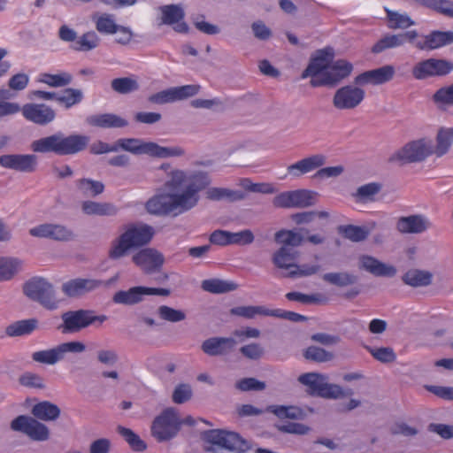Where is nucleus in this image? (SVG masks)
Masks as SVG:
<instances>
[{
	"mask_svg": "<svg viewBox=\"0 0 453 453\" xmlns=\"http://www.w3.org/2000/svg\"><path fill=\"white\" fill-rule=\"evenodd\" d=\"M299 252L287 246H281L273 256V263L279 269H284L289 272L296 266L295 261L297 259Z\"/></svg>",
	"mask_w": 453,
	"mask_h": 453,
	"instance_id": "nucleus-33",
	"label": "nucleus"
},
{
	"mask_svg": "<svg viewBox=\"0 0 453 453\" xmlns=\"http://www.w3.org/2000/svg\"><path fill=\"white\" fill-rule=\"evenodd\" d=\"M22 268V261L15 257L0 258V280H9Z\"/></svg>",
	"mask_w": 453,
	"mask_h": 453,
	"instance_id": "nucleus-47",
	"label": "nucleus"
},
{
	"mask_svg": "<svg viewBox=\"0 0 453 453\" xmlns=\"http://www.w3.org/2000/svg\"><path fill=\"white\" fill-rule=\"evenodd\" d=\"M365 92L363 88L346 85L336 90L333 97V105L338 110H352L364 100Z\"/></svg>",
	"mask_w": 453,
	"mask_h": 453,
	"instance_id": "nucleus-18",
	"label": "nucleus"
},
{
	"mask_svg": "<svg viewBox=\"0 0 453 453\" xmlns=\"http://www.w3.org/2000/svg\"><path fill=\"white\" fill-rule=\"evenodd\" d=\"M325 163V156L321 154H315L289 165L287 167V172L292 178L297 179L321 167Z\"/></svg>",
	"mask_w": 453,
	"mask_h": 453,
	"instance_id": "nucleus-29",
	"label": "nucleus"
},
{
	"mask_svg": "<svg viewBox=\"0 0 453 453\" xmlns=\"http://www.w3.org/2000/svg\"><path fill=\"white\" fill-rule=\"evenodd\" d=\"M395 73V69L391 65H386L381 67L365 71L358 74L354 83L357 86L365 85H380L390 81Z\"/></svg>",
	"mask_w": 453,
	"mask_h": 453,
	"instance_id": "nucleus-25",
	"label": "nucleus"
},
{
	"mask_svg": "<svg viewBox=\"0 0 453 453\" xmlns=\"http://www.w3.org/2000/svg\"><path fill=\"white\" fill-rule=\"evenodd\" d=\"M453 43V32L433 31L421 40H415V47L421 50H432Z\"/></svg>",
	"mask_w": 453,
	"mask_h": 453,
	"instance_id": "nucleus-30",
	"label": "nucleus"
},
{
	"mask_svg": "<svg viewBox=\"0 0 453 453\" xmlns=\"http://www.w3.org/2000/svg\"><path fill=\"white\" fill-rule=\"evenodd\" d=\"M23 292L30 300L49 311L57 310L59 306L60 300L54 286L42 277H33L25 282Z\"/></svg>",
	"mask_w": 453,
	"mask_h": 453,
	"instance_id": "nucleus-4",
	"label": "nucleus"
},
{
	"mask_svg": "<svg viewBox=\"0 0 453 453\" xmlns=\"http://www.w3.org/2000/svg\"><path fill=\"white\" fill-rule=\"evenodd\" d=\"M274 240L277 243H280L282 246L294 249L295 247H298L302 244L303 238L299 233L292 230L282 229L275 233Z\"/></svg>",
	"mask_w": 453,
	"mask_h": 453,
	"instance_id": "nucleus-52",
	"label": "nucleus"
},
{
	"mask_svg": "<svg viewBox=\"0 0 453 453\" xmlns=\"http://www.w3.org/2000/svg\"><path fill=\"white\" fill-rule=\"evenodd\" d=\"M111 86L114 91L119 94H128L139 89L138 82L130 77L113 79Z\"/></svg>",
	"mask_w": 453,
	"mask_h": 453,
	"instance_id": "nucleus-56",
	"label": "nucleus"
},
{
	"mask_svg": "<svg viewBox=\"0 0 453 453\" xmlns=\"http://www.w3.org/2000/svg\"><path fill=\"white\" fill-rule=\"evenodd\" d=\"M155 234L154 228L145 223H129L123 232L111 242L108 257L119 260L133 250L148 245Z\"/></svg>",
	"mask_w": 453,
	"mask_h": 453,
	"instance_id": "nucleus-1",
	"label": "nucleus"
},
{
	"mask_svg": "<svg viewBox=\"0 0 453 453\" xmlns=\"http://www.w3.org/2000/svg\"><path fill=\"white\" fill-rule=\"evenodd\" d=\"M353 71V65L345 59H337L328 64L323 73V77L311 79L310 83L312 87L329 86L334 87L342 80L348 78Z\"/></svg>",
	"mask_w": 453,
	"mask_h": 453,
	"instance_id": "nucleus-12",
	"label": "nucleus"
},
{
	"mask_svg": "<svg viewBox=\"0 0 453 453\" xmlns=\"http://www.w3.org/2000/svg\"><path fill=\"white\" fill-rule=\"evenodd\" d=\"M38 325L36 319H29L16 321L6 327V334L9 336H21L31 334Z\"/></svg>",
	"mask_w": 453,
	"mask_h": 453,
	"instance_id": "nucleus-43",
	"label": "nucleus"
},
{
	"mask_svg": "<svg viewBox=\"0 0 453 453\" xmlns=\"http://www.w3.org/2000/svg\"><path fill=\"white\" fill-rule=\"evenodd\" d=\"M322 279L329 284L341 288L353 285L357 281L356 275L347 272L327 273L322 276Z\"/></svg>",
	"mask_w": 453,
	"mask_h": 453,
	"instance_id": "nucleus-50",
	"label": "nucleus"
},
{
	"mask_svg": "<svg viewBox=\"0 0 453 453\" xmlns=\"http://www.w3.org/2000/svg\"><path fill=\"white\" fill-rule=\"evenodd\" d=\"M34 418L46 422L57 420L61 414L60 408L49 401H42L35 404L31 410Z\"/></svg>",
	"mask_w": 453,
	"mask_h": 453,
	"instance_id": "nucleus-34",
	"label": "nucleus"
},
{
	"mask_svg": "<svg viewBox=\"0 0 453 453\" xmlns=\"http://www.w3.org/2000/svg\"><path fill=\"white\" fill-rule=\"evenodd\" d=\"M317 193L307 189L281 192L273 199L276 208H306L315 204Z\"/></svg>",
	"mask_w": 453,
	"mask_h": 453,
	"instance_id": "nucleus-13",
	"label": "nucleus"
},
{
	"mask_svg": "<svg viewBox=\"0 0 453 453\" xmlns=\"http://www.w3.org/2000/svg\"><path fill=\"white\" fill-rule=\"evenodd\" d=\"M236 343L233 337H211L203 342L201 349L211 357L226 356L234 350Z\"/></svg>",
	"mask_w": 453,
	"mask_h": 453,
	"instance_id": "nucleus-28",
	"label": "nucleus"
},
{
	"mask_svg": "<svg viewBox=\"0 0 453 453\" xmlns=\"http://www.w3.org/2000/svg\"><path fill=\"white\" fill-rule=\"evenodd\" d=\"M145 209L150 214L157 216H177L188 211L179 193L156 195L146 202Z\"/></svg>",
	"mask_w": 453,
	"mask_h": 453,
	"instance_id": "nucleus-7",
	"label": "nucleus"
},
{
	"mask_svg": "<svg viewBox=\"0 0 453 453\" xmlns=\"http://www.w3.org/2000/svg\"><path fill=\"white\" fill-rule=\"evenodd\" d=\"M107 319L106 315H96L93 310L68 311L61 315L62 324L58 329L63 334L78 333L91 325H102Z\"/></svg>",
	"mask_w": 453,
	"mask_h": 453,
	"instance_id": "nucleus-5",
	"label": "nucleus"
},
{
	"mask_svg": "<svg viewBox=\"0 0 453 453\" xmlns=\"http://www.w3.org/2000/svg\"><path fill=\"white\" fill-rule=\"evenodd\" d=\"M303 357L307 360L323 363L332 360L334 355L322 348L317 346H310L305 349Z\"/></svg>",
	"mask_w": 453,
	"mask_h": 453,
	"instance_id": "nucleus-59",
	"label": "nucleus"
},
{
	"mask_svg": "<svg viewBox=\"0 0 453 453\" xmlns=\"http://www.w3.org/2000/svg\"><path fill=\"white\" fill-rule=\"evenodd\" d=\"M388 27L391 29H405L415 24V22L407 14H402L385 7Z\"/></svg>",
	"mask_w": 453,
	"mask_h": 453,
	"instance_id": "nucleus-51",
	"label": "nucleus"
},
{
	"mask_svg": "<svg viewBox=\"0 0 453 453\" xmlns=\"http://www.w3.org/2000/svg\"><path fill=\"white\" fill-rule=\"evenodd\" d=\"M35 154H5L0 156V165L20 173H34L37 167Z\"/></svg>",
	"mask_w": 453,
	"mask_h": 453,
	"instance_id": "nucleus-23",
	"label": "nucleus"
},
{
	"mask_svg": "<svg viewBox=\"0 0 453 453\" xmlns=\"http://www.w3.org/2000/svg\"><path fill=\"white\" fill-rule=\"evenodd\" d=\"M433 149L431 141L426 139L412 141L393 153L388 161L391 163L398 162L402 165L420 162L433 153Z\"/></svg>",
	"mask_w": 453,
	"mask_h": 453,
	"instance_id": "nucleus-8",
	"label": "nucleus"
},
{
	"mask_svg": "<svg viewBox=\"0 0 453 453\" xmlns=\"http://www.w3.org/2000/svg\"><path fill=\"white\" fill-rule=\"evenodd\" d=\"M206 198L211 201L236 202L243 200L245 195L239 190H232L226 188H210L206 190Z\"/></svg>",
	"mask_w": 453,
	"mask_h": 453,
	"instance_id": "nucleus-38",
	"label": "nucleus"
},
{
	"mask_svg": "<svg viewBox=\"0 0 453 453\" xmlns=\"http://www.w3.org/2000/svg\"><path fill=\"white\" fill-rule=\"evenodd\" d=\"M119 434L128 443L130 448L134 451H144L147 449V444L142 441L138 434H136L130 428L119 426L117 427Z\"/></svg>",
	"mask_w": 453,
	"mask_h": 453,
	"instance_id": "nucleus-53",
	"label": "nucleus"
},
{
	"mask_svg": "<svg viewBox=\"0 0 453 453\" xmlns=\"http://www.w3.org/2000/svg\"><path fill=\"white\" fill-rule=\"evenodd\" d=\"M432 227V222L423 214L403 216L397 219L395 228L401 234H421Z\"/></svg>",
	"mask_w": 453,
	"mask_h": 453,
	"instance_id": "nucleus-27",
	"label": "nucleus"
},
{
	"mask_svg": "<svg viewBox=\"0 0 453 453\" xmlns=\"http://www.w3.org/2000/svg\"><path fill=\"white\" fill-rule=\"evenodd\" d=\"M86 123L90 127L99 128H121L128 125V121L114 113L93 114L86 118Z\"/></svg>",
	"mask_w": 453,
	"mask_h": 453,
	"instance_id": "nucleus-31",
	"label": "nucleus"
},
{
	"mask_svg": "<svg viewBox=\"0 0 453 453\" xmlns=\"http://www.w3.org/2000/svg\"><path fill=\"white\" fill-rule=\"evenodd\" d=\"M453 70V64L445 59L428 58L417 63L412 68V75L417 80L444 76Z\"/></svg>",
	"mask_w": 453,
	"mask_h": 453,
	"instance_id": "nucleus-16",
	"label": "nucleus"
},
{
	"mask_svg": "<svg viewBox=\"0 0 453 453\" xmlns=\"http://www.w3.org/2000/svg\"><path fill=\"white\" fill-rule=\"evenodd\" d=\"M170 294L168 288L137 286L127 290L117 291L112 296V301L118 304L134 305L143 301L144 296H168Z\"/></svg>",
	"mask_w": 453,
	"mask_h": 453,
	"instance_id": "nucleus-15",
	"label": "nucleus"
},
{
	"mask_svg": "<svg viewBox=\"0 0 453 453\" xmlns=\"http://www.w3.org/2000/svg\"><path fill=\"white\" fill-rule=\"evenodd\" d=\"M338 232L344 238L354 242L365 241L370 234V231L366 227L354 225L340 226Z\"/></svg>",
	"mask_w": 453,
	"mask_h": 453,
	"instance_id": "nucleus-49",
	"label": "nucleus"
},
{
	"mask_svg": "<svg viewBox=\"0 0 453 453\" xmlns=\"http://www.w3.org/2000/svg\"><path fill=\"white\" fill-rule=\"evenodd\" d=\"M103 284L102 280L96 279L76 278L64 282L61 289L67 297L79 298L100 288Z\"/></svg>",
	"mask_w": 453,
	"mask_h": 453,
	"instance_id": "nucleus-24",
	"label": "nucleus"
},
{
	"mask_svg": "<svg viewBox=\"0 0 453 453\" xmlns=\"http://www.w3.org/2000/svg\"><path fill=\"white\" fill-rule=\"evenodd\" d=\"M73 77L68 72H59L56 74L43 73L40 74L39 81L51 88L65 87L72 83Z\"/></svg>",
	"mask_w": 453,
	"mask_h": 453,
	"instance_id": "nucleus-45",
	"label": "nucleus"
},
{
	"mask_svg": "<svg viewBox=\"0 0 453 453\" xmlns=\"http://www.w3.org/2000/svg\"><path fill=\"white\" fill-rule=\"evenodd\" d=\"M433 274L425 270L410 269L403 276V281L411 287H426L431 284Z\"/></svg>",
	"mask_w": 453,
	"mask_h": 453,
	"instance_id": "nucleus-37",
	"label": "nucleus"
},
{
	"mask_svg": "<svg viewBox=\"0 0 453 453\" xmlns=\"http://www.w3.org/2000/svg\"><path fill=\"white\" fill-rule=\"evenodd\" d=\"M117 151L122 149L134 155H148L157 158L178 157L185 155L180 146L163 147L154 142H145L138 138H121L115 142Z\"/></svg>",
	"mask_w": 453,
	"mask_h": 453,
	"instance_id": "nucleus-3",
	"label": "nucleus"
},
{
	"mask_svg": "<svg viewBox=\"0 0 453 453\" xmlns=\"http://www.w3.org/2000/svg\"><path fill=\"white\" fill-rule=\"evenodd\" d=\"M210 183L211 180L205 173H198L193 175L185 189L179 193L188 211L198 203L199 192L208 187Z\"/></svg>",
	"mask_w": 453,
	"mask_h": 453,
	"instance_id": "nucleus-21",
	"label": "nucleus"
},
{
	"mask_svg": "<svg viewBox=\"0 0 453 453\" xmlns=\"http://www.w3.org/2000/svg\"><path fill=\"white\" fill-rule=\"evenodd\" d=\"M92 20L97 32L103 35L116 34V24L114 16L110 13L94 14Z\"/></svg>",
	"mask_w": 453,
	"mask_h": 453,
	"instance_id": "nucleus-42",
	"label": "nucleus"
},
{
	"mask_svg": "<svg viewBox=\"0 0 453 453\" xmlns=\"http://www.w3.org/2000/svg\"><path fill=\"white\" fill-rule=\"evenodd\" d=\"M365 349L373 358L381 363H392L396 359V355L391 347L374 348L365 346Z\"/></svg>",
	"mask_w": 453,
	"mask_h": 453,
	"instance_id": "nucleus-58",
	"label": "nucleus"
},
{
	"mask_svg": "<svg viewBox=\"0 0 453 453\" xmlns=\"http://www.w3.org/2000/svg\"><path fill=\"white\" fill-rule=\"evenodd\" d=\"M418 37V34L416 30H411L397 35L387 34L372 46L371 50L374 54H379L388 49L401 47L406 42L415 45V40Z\"/></svg>",
	"mask_w": 453,
	"mask_h": 453,
	"instance_id": "nucleus-26",
	"label": "nucleus"
},
{
	"mask_svg": "<svg viewBox=\"0 0 453 453\" xmlns=\"http://www.w3.org/2000/svg\"><path fill=\"white\" fill-rule=\"evenodd\" d=\"M58 37L65 42H70V48L74 51L88 52L97 48L101 39L95 31H88L78 36L77 32L66 25L60 27Z\"/></svg>",
	"mask_w": 453,
	"mask_h": 453,
	"instance_id": "nucleus-11",
	"label": "nucleus"
},
{
	"mask_svg": "<svg viewBox=\"0 0 453 453\" xmlns=\"http://www.w3.org/2000/svg\"><path fill=\"white\" fill-rule=\"evenodd\" d=\"M240 353L250 360H259L265 354L264 348L257 342L243 345L239 349Z\"/></svg>",
	"mask_w": 453,
	"mask_h": 453,
	"instance_id": "nucleus-64",
	"label": "nucleus"
},
{
	"mask_svg": "<svg viewBox=\"0 0 453 453\" xmlns=\"http://www.w3.org/2000/svg\"><path fill=\"white\" fill-rule=\"evenodd\" d=\"M82 211L87 215L115 216L119 209L111 203H99L91 200L84 201L81 204Z\"/></svg>",
	"mask_w": 453,
	"mask_h": 453,
	"instance_id": "nucleus-35",
	"label": "nucleus"
},
{
	"mask_svg": "<svg viewBox=\"0 0 453 453\" xmlns=\"http://www.w3.org/2000/svg\"><path fill=\"white\" fill-rule=\"evenodd\" d=\"M161 12V23L173 26L183 20L185 12L180 4H166L159 7Z\"/></svg>",
	"mask_w": 453,
	"mask_h": 453,
	"instance_id": "nucleus-39",
	"label": "nucleus"
},
{
	"mask_svg": "<svg viewBox=\"0 0 453 453\" xmlns=\"http://www.w3.org/2000/svg\"><path fill=\"white\" fill-rule=\"evenodd\" d=\"M433 101L439 109L453 105V83L439 88L433 96Z\"/></svg>",
	"mask_w": 453,
	"mask_h": 453,
	"instance_id": "nucleus-55",
	"label": "nucleus"
},
{
	"mask_svg": "<svg viewBox=\"0 0 453 453\" xmlns=\"http://www.w3.org/2000/svg\"><path fill=\"white\" fill-rule=\"evenodd\" d=\"M328 61L326 59V56L324 50H319L314 58H312L303 72L301 77L302 79H305L307 77H311V79H316L318 77H323V73L325 70L327 68Z\"/></svg>",
	"mask_w": 453,
	"mask_h": 453,
	"instance_id": "nucleus-36",
	"label": "nucleus"
},
{
	"mask_svg": "<svg viewBox=\"0 0 453 453\" xmlns=\"http://www.w3.org/2000/svg\"><path fill=\"white\" fill-rule=\"evenodd\" d=\"M11 428L25 434L33 441H44L50 438L49 428L34 417L19 415L12 421Z\"/></svg>",
	"mask_w": 453,
	"mask_h": 453,
	"instance_id": "nucleus-14",
	"label": "nucleus"
},
{
	"mask_svg": "<svg viewBox=\"0 0 453 453\" xmlns=\"http://www.w3.org/2000/svg\"><path fill=\"white\" fill-rule=\"evenodd\" d=\"M199 90L200 86L196 84L172 87L149 96L148 102L153 104H170L194 96Z\"/></svg>",
	"mask_w": 453,
	"mask_h": 453,
	"instance_id": "nucleus-17",
	"label": "nucleus"
},
{
	"mask_svg": "<svg viewBox=\"0 0 453 453\" xmlns=\"http://www.w3.org/2000/svg\"><path fill=\"white\" fill-rule=\"evenodd\" d=\"M203 290L212 294H223L237 289L238 285L234 281L220 279H209L202 281Z\"/></svg>",
	"mask_w": 453,
	"mask_h": 453,
	"instance_id": "nucleus-40",
	"label": "nucleus"
},
{
	"mask_svg": "<svg viewBox=\"0 0 453 453\" xmlns=\"http://www.w3.org/2000/svg\"><path fill=\"white\" fill-rule=\"evenodd\" d=\"M267 411L273 413L279 418L303 419L305 413L296 406L270 405Z\"/></svg>",
	"mask_w": 453,
	"mask_h": 453,
	"instance_id": "nucleus-48",
	"label": "nucleus"
},
{
	"mask_svg": "<svg viewBox=\"0 0 453 453\" xmlns=\"http://www.w3.org/2000/svg\"><path fill=\"white\" fill-rule=\"evenodd\" d=\"M55 110L45 104L28 103L22 106V116L38 126H47L56 119Z\"/></svg>",
	"mask_w": 453,
	"mask_h": 453,
	"instance_id": "nucleus-20",
	"label": "nucleus"
},
{
	"mask_svg": "<svg viewBox=\"0 0 453 453\" xmlns=\"http://www.w3.org/2000/svg\"><path fill=\"white\" fill-rule=\"evenodd\" d=\"M265 383L256 378H244L235 383L236 389L246 391H262L265 388Z\"/></svg>",
	"mask_w": 453,
	"mask_h": 453,
	"instance_id": "nucleus-63",
	"label": "nucleus"
},
{
	"mask_svg": "<svg viewBox=\"0 0 453 453\" xmlns=\"http://www.w3.org/2000/svg\"><path fill=\"white\" fill-rule=\"evenodd\" d=\"M453 142V127H441L436 136V147L433 152L437 157L446 154Z\"/></svg>",
	"mask_w": 453,
	"mask_h": 453,
	"instance_id": "nucleus-46",
	"label": "nucleus"
},
{
	"mask_svg": "<svg viewBox=\"0 0 453 453\" xmlns=\"http://www.w3.org/2000/svg\"><path fill=\"white\" fill-rule=\"evenodd\" d=\"M181 422L177 411L173 408L164 410L152 421L151 435L158 442L168 441L178 434Z\"/></svg>",
	"mask_w": 453,
	"mask_h": 453,
	"instance_id": "nucleus-6",
	"label": "nucleus"
},
{
	"mask_svg": "<svg viewBox=\"0 0 453 453\" xmlns=\"http://www.w3.org/2000/svg\"><path fill=\"white\" fill-rule=\"evenodd\" d=\"M78 191L87 197H95L102 194L104 190V185L99 180L88 178L79 179L75 182Z\"/></svg>",
	"mask_w": 453,
	"mask_h": 453,
	"instance_id": "nucleus-41",
	"label": "nucleus"
},
{
	"mask_svg": "<svg viewBox=\"0 0 453 453\" xmlns=\"http://www.w3.org/2000/svg\"><path fill=\"white\" fill-rule=\"evenodd\" d=\"M86 350V345L78 341L63 342L52 349L35 351L32 354L33 361L53 365L65 359L68 353H82Z\"/></svg>",
	"mask_w": 453,
	"mask_h": 453,
	"instance_id": "nucleus-10",
	"label": "nucleus"
},
{
	"mask_svg": "<svg viewBox=\"0 0 453 453\" xmlns=\"http://www.w3.org/2000/svg\"><path fill=\"white\" fill-rule=\"evenodd\" d=\"M231 314L253 319L256 315L269 316L270 309L264 306H238L231 309Z\"/></svg>",
	"mask_w": 453,
	"mask_h": 453,
	"instance_id": "nucleus-57",
	"label": "nucleus"
},
{
	"mask_svg": "<svg viewBox=\"0 0 453 453\" xmlns=\"http://www.w3.org/2000/svg\"><path fill=\"white\" fill-rule=\"evenodd\" d=\"M132 261L145 273L151 274L161 269L165 257L158 250L152 248H145L134 254Z\"/></svg>",
	"mask_w": 453,
	"mask_h": 453,
	"instance_id": "nucleus-19",
	"label": "nucleus"
},
{
	"mask_svg": "<svg viewBox=\"0 0 453 453\" xmlns=\"http://www.w3.org/2000/svg\"><path fill=\"white\" fill-rule=\"evenodd\" d=\"M30 235L38 238H47L57 242H69L73 239V232L60 224L44 223L29 230Z\"/></svg>",
	"mask_w": 453,
	"mask_h": 453,
	"instance_id": "nucleus-22",
	"label": "nucleus"
},
{
	"mask_svg": "<svg viewBox=\"0 0 453 453\" xmlns=\"http://www.w3.org/2000/svg\"><path fill=\"white\" fill-rule=\"evenodd\" d=\"M157 314L163 320L176 323L186 319V314L181 310H176L167 305H161L157 309Z\"/></svg>",
	"mask_w": 453,
	"mask_h": 453,
	"instance_id": "nucleus-61",
	"label": "nucleus"
},
{
	"mask_svg": "<svg viewBox=\"0 0 453 453\" xmlns=\"http://www.w3.org/2000/svg\"><path fill=\"white\" fill-rule=\"evenodd\" d=\"M382 186L378 182H370L357 188L353 194L357 202L370 203L374 202L376 196L380 192Z\"/></svg>",
	"mask_w": 453,
	"mask_h": 453,
	"instance_id": "nucleus-44",
	"label": "nucleus"
},
{
	"mask_svg": "<svg viewBox=\"0 0 453 453\" xmlns=\"http://www.w3.org/2000/svg\"><path fill=\"white\" fill-rule=\"evenodd\" d=\"M83 99V93L81 89L68 88L63 90L57 97V102L65 105L69 109L78 104Z\"/></svg>",
	"mask_w": 453,
	"mask_h": 453,
	"instance_id": "nucleus-54",
	"label": "nucleus"
},
{
	"mask_svg": "<svg viewBox=\"0 0 453 453\" xmlns=\"http://www.w3.org/2000/svg\"><path fill=\"white\" fill-rule=\"evenodd\" d=\"M19 382L24 387L32 388L43 389L46 387L44 379L41 375L29 372L20 375L19 378Z\"/></svg>",
	"mask_w": 453,
	"mask_h": 453,
	"instance_id": "nucleus-62",
	"label": "nucleus"
},
{
	"mask_svg": "<svg viewBox=\"0 0 453 453\" xmlns=\"http://www.w3.org/2000/svg\"><path fill=\"white\" fill-rule=\"evenodd\" d=\"M298 381L307 386L311 395L334 399L345 395L340 386L328 383L327 377L320 373L307 372L301 374L298 377Z\"/></svg>",
	"mask_w": 453,
	"mask_h": 453,
	"instance_id": "nucleus-9",
	"label": "nucleus"
},
{
	"mask_svg": "<svg viewBox=\"0 0 453 453\" xmlns=\"http://www.w3.org/2000/svg\"><path fill=\"white\" fill-rule=\"evenodd\" d=\"M320 270V266L319 265H297L296 264V266L293 270H290L289 272H287L286 273L282 274V277L285 278H299V277H306L311 276L315 273H317Z\"/></svg>",
	"mask_w": 453,
	"mask_h": 453,
	"instance_id": "nucleus-60",
	"label": "nucleus"
},
{
	"mask_svg": "<svg viewBox=\"0 0 453 453\" xmlns=\"http://www.w3.org/2000/svg\"><path fill=\"white\" fill-rule=\"evenodd\" d=\"M89 137L82 134L65 135L57 132L49 136L35 140L30 149L35 153H54L56 155H73L82 151L88 144Z\"/></svg>",
	"mask_w": 453,
	"mask_h": 453,
	"instance_id": "nucleus-2",
	"label": "nucleus"
},
{
	"mask_svg": "<svg viewBox=\"0 0 453 453\" xmlns=\"http://www.w3.org/2000/svg\"><path fill=\"white\" fill-rule=\"evenodd\" d=\"M360 264L363 269L375 276L393 277L396 273L395 266L382 263L371 256L361 257Z\"/></svg>",
	"mask_w": 453,
	"mask_h": 453,
	"instance_id": "nucleus-32",
	"label": "nucleus"
}]
</instances>
